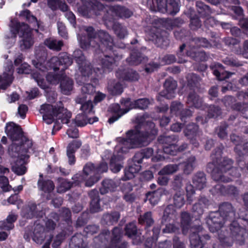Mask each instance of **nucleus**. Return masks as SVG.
Instances as JSON below:
<instances>
[{
    "label": "nucleus",
    "instance_id": "1",
    "mask_svg": "<svg viewBox=\"0 0 248 248\" xmlns=\"http://www.w3.org/2000/svg\"><path fill=\"white\" fill-rule=\"evenodd\" d=\"M83 30L85 34L80 38L81 47L85 50L96 48L95 57L101 67H93L95 74L98 76L111 71L116 62L122 58L120 49H114L113 37L106 31H96L92 26H84Z\"/></svg>",
    "mask_w": 248,
    "mask_h": 248
},
{
    "label": "nucleus",
    "instance_id": "2",
    "mask_svg": "<svg viewBox=\"0 0 248 248\" xmlns=\"http://www.w3.org/2000/svg\"><path fill=\"white\" fill-rule=\"evenodd\" d=\"M157 133L155 125H137L135 129L127 132L126 139L118 138L116 139L118 144L110 160L111 170L113 172L119 171L122 166L119 162L123 159L124 154L130 148L147 145Z\"/></svg>",
    "mask_w": 248,
    "mask_h": 248
},
{
    "label": "nucleus",
    "instance_id": "3",
    "mask_svg": "<svg viewBox=\"0 0 248 248\" xmlns=\"http://www.w3.org/2000/svg\"><path fill=\"white\" fill-rule=\"evenodd\" d=\"M73 57L66 52H61L58 56H53L48 61L34 60L32 61V63L35 68H38L42 72H47L51 69L57 71L62 66V67L61 71L64 72L65 70L72 64L74 58L78 65L79 71L83 76L89 77L93 72L95 74L90 62L85 59L82 50L79 49L75 50L73 53ZM102 75L99 74L97 76L95 74L97 77Z\"/></svg>",
    "mask_w": 248,
    "mask_h": 248
},
{
    "label": "nucleus",
    "instance_id": "4",
    "mask_svg": "<svg viewBox=\"0 0 248 248\" xmlns=\"http://www.w3.org/2000/svg\"><path fill=\"white\" fill-rule=\"evenodd\" d=\"M5 132L12 140V144L9 147V153L13 157L17 158L16 162L12 165V170L18 175H23L26 171L24 165L29 158L28 153H31L32 142L27 139L19 125H6Z\"/></svg>",
    "mask_w": 248,
    "mask_h": 248
},
{
    "label": "nucleus",
    "instance_id": "5",
    "mask_svg": "<svg viewBox=\"0 0 248 248\" xmlns=\"http://www.w3.org/2000/svg\"><path fill=\"white\" fill-rule=\"evenodd\" d=\"M39 111L43 120L47 124H68L72 117V113L65 108L62 104V106L43 104Z\"/></svg>",
    "mask_w": 248,
    "mask_h": 248
},
{
    "label": "nucleus",
    "instance_id": "6",
    "mask_svg": "<svg viewBox=\"0 0 248 248\" xmlns=\"http://www.w3.org/2000/svg\"><path fill=\"white\" fill-rule=\"evenodd\" d=\"M235 213L232 205L229 203L221 204L218 212L210 213L207 218L206 223L211 232H217L223 227L224 221H230L235 217Z\"/></svg>",
    "mask_w": 248,
    "mask_h": 248
},
{
    "label": "nucleus",
    "instance_id": "7",
    "mask_svg": "<svg viewBox=\"0 0 248 248\" xmlns=\"http://www.w3.org/2000/svg\"><path fill=\"white\" fill-rule=\"evenodd\" d=\"M10 31L14 37L20 33V36L23 38L20 43L21 49L30 48L33 45L32 30L28 24L20 23L17 19L12 20Z\"/></svg>",
    "mask_w": 248,
    "mask_h": 248
},
{
    "label": "nucleus",
    "instance_id": "8",
    "mask_svg": "<svg viewBox=\"0 0 248 248\" xmlns=\"http://www.w3.org/2000/svg\"><path fill=\"white\" fill-rule=\"evenodd\" d=\"M83 171V175L77 173L73 177L72 179L75 185H79L85 182V186L91 187L100 179L96 167L91 162H88L85 164Z\"/></svg>",
    "mask_w": 248,
    "mask_h": 248
},
{
    "label": "nucleus",
    "instance_id": "9",
    "mask_svg": "<svg viewBox=\"0 0 248 248\" xmlns=\"http://www.w3.org/2000/svg\"><path fill=\"white\" fill-rule=\"evenodd\" d=\"M87 96L83 95V96H79L76 99V102L81 104V110L83 113L81 115H78L76 118L75 124H93L98 122V118L97 117H89L86 115L93 111V105L91 100L85 101Z\"/></svg>",
    "mask_w": 248,
    "mask_h": 248
},
{
    "label": "nucleus",
    "instance_id": "10",
    "mask_svg": "<svg viewBox=\"0 0 248 248\" xmlns=\"http://www.w3.org/2000/svg\"><path fill=\"white\" fill-rule=\"evenodd\" d=\"M81 5L78 7V11L83 17L91 18L105 11V6L97 0H81Z\"/></svg>",
    "mask_w": 248,
    "mask_h": 248
},
{
    "label": "nucleus",
    "instance_id": "11",
    "mask_svg": "<svg viewBox=\"0 0 248 248\" xmlns=\"http://www.w3.org/2000/svg\"><path fill=\"white\" fill-rule=\"evenodd\" d=\"M186 47V44H183L179 47L176 55L178 57L177 62L179 63H184L187 62L185 59V57H189L195 61L201 62H206L209 58V55L204 51H196L195 46L189 47L187 48L186 52H184Z\"/></svg>",
    "mask_w": 248,
    "mask_h": 248
},
{
    "label": "nucleus",
    "instance_id": "12",
    "mask_svg": "<svg viewBox=\"0 0 248 248\" xmlns=\"http://www.w3.org/2000/svg\"><path fill=\"white\" fill-rule=\"evenodd\" d=\"M232 161L229 158H224L221 164L218 167H215L212 170V175L213 178L217 181H221L223 182H228L232 180L231 178H226L224 173H226V170L231 169V172L233 173V176L235 177L240 176V174L237 172L238 169L236 168H231Z\"/></svg>",
    "mask_w": 248,
    "mask_h": 248
},
{
    "label": "nucleus",
    "instance_id": "13",
    "mask_svg": "<svg viewBox=\"0 0 248 248\" xmlns=\"http://www.w3.org/2000/svg\"><path fill=\"white\" fill-rule=\"evenodd\" d=\"M33 240L37 244H42L45 240L42 248H50L52 235L50 232L45 231L44 227L40 224H36L34 228L32 236Z\"/></svg>",
    "mask_w": 248,
    "mask_h": 248
},
{
    "label": "nucleus",
    "instance_id": "14",
    "mask_svg": "<svg viewBox=\"0 0 248 248\" xmlns=\"http://www.w3.org/2000/svg\"><path fill=\"white\" fill-rule=\"evenodd\" d=\"M103 20L105 25L108 29L112 28L116 36L120 38L123 39L127 35L126 28L124 27L120 23L115 21L114 18L108 13L105 14Z\"/></svg>",
    "mask_w": 248,
    "mask_h": 248
},
{
    "label": "nucleus",
    "instance_id": "15",
    "mask_svg": "<svg viewBox=\"0 0 248 248\" xmlns=\"http://www.w3.org/2000/svg\"><path fill=\"white\" fill-rule=\"evenodd\" d=\"M202 227L200 226L190 229L191 234L189 239L191 248H203L204 240H207L210 239L208 234L202 235Z\"/></svg>",
    "mask_w": 248,
    "mask_h": 248
},
{
    "label": "nucleus",
    "instance_id": "16",
    "mask_svg": "<svg viewBox=\"0 0 248 248\" xmlns=\"http://www.w3.org/2000/svg\"><path fill=\"white\" fill-rule=\"evenodd\" d=\"M159 143L162 144L164 152L171 155H175L178 148L176 145L177 139L174 136H161L158 139Z\"/></svg>",
    "mask_w": 248,
    "mask_h": 248
},
{
    "label": "nucleus",
    "instance_id": "17",
    "mask_svg": "<svg viewBox=\"0 0 248 248\" xmlns=\"http://www.w3.org/2000/svg\"><path fill=\"white\" fill-rule=\"evenodd\" d=\"M164 89L160 92L157 97V101H161V97L171 99L175 96L177 82L172 78L170 77L165 80L163 84Z\"/></svg>",
    "mask_w": 248,
    "mask_h": 248
},
{
    "label": "nucleus",
    "instance_id": "18",
    "mask_svg": "<svg viewBox=\"0 0 248 248\" xmlns=\"http://www.w3.org/2000/svg\"><path fill=\"white\" fill-rule=\"evenodd\" d=\"M116 78L120 80L129 82L138 81L140 78L139 73L131 68H120L115 72Z\"/></svg>",
    "mask_w": 248,
    "mask_h": 248
},
{
    "label": "nucleus",
    "instance_id": "19",
    "mask_svg": "<svg viewBox=\"0 0 248 248\" xmlns=\"http://www.w3.org/2000/svg\"><path fill=\"white\" fill-rule=\"evenodd\" d=\"M148 34L151 37L150 39L155 42L161 47L164 46H166L169 44V40L168 39V34L165 31H160L158 29L153 27L151 28V31Z\"/></svg>",
    "mask_w": 248,
    "mask_h": 248
},
{
    "label": "nucleus",
    "instance_id": "20",
    "mask_svg": "<svg viewBox=\"0 0 248 248\" xmlns=\"http://www.w3.org/2000/svg\"><path fill=\"white\" fill-rule=\"evenodd\" d=\"M143 48L140 50L133 49L130 56L126 59V62L129 65H137L142 62L147 61L148 58L142 52Z\"/></svg>",
    "mask_w": 248,
    "mask_h": 248
},
{
    "label": "nucleus",
    "instance_id": "21",
    "mask_svg": "<svg viewBox=\"0 0 248 248\" xmlns=\"http://www.w3.org/2000/svg\"><path fill=\"white\" fill-rule=\"evenodd\" d=\"M186 86L190 90L194 92L197 91L201 92L200 81L201 78L200 77L194 73H189L186 76Z\"/></svg>",
    "mask_w": 248,
    "mask_h": 248
},
{
    "label": "nucleus",
    "instance_id": "22",
    "mask_svg": "<svg viewBox=\"0 0 248 248\" xmlns=\"http://www.w3.org/2000/svg\"><path fill=\"white\" fill-rule=\"evenodd\" d=\"M186 104L190 108L194 107L201 109H205V105H203L202 99L195 92L190 93L187 97Z\"/></svg>",
    "mask_w": 248,
    "mask_h": 248
},
{
    "label": "nucleus",
    "instance_id": "23",
    "mask_svg": "<svg viewBox=\"0 0 248 248\" xmlns=\"http://www.w3.org/2000/svg\"><path fill=\"white\" fill-rule=\"evenodd\" d=\"M109 9L116 16L121 18H128L133 15V12L128 8L120 5L111 6Z\"/></svg>",
    "mask_w": 248,
    "mask_h": 248
},
{
    "label": "nucleus",
    "instance_id": "24",
    "mask_svg": "<svg viewBox=\"0 0 248 248\" xmlns=\"http://www.w3.org/2000/svg\"><path fill=\"white\" fill-rule=\"evenodd\" d=\"M168 1V0H148L147 3L152 10H157L162 13H165Z\"/></svg>",
    "mask_w": 248,
    "mask_h": 248
},
{
    "label": "nucleus",
    "instance_id": "25",
    "mask_svg": "<svg viewBox=\"0 0 248 248\" xmlns=\"http://www.w3.org/2000/svg\"><path fill=\"white\" fill-rule=\"evenodd\" d=\"M60 81V87L63 94L68 95L73 89V81L65 74Z\"/></svg>",
    "mask_w": 248,
    "mask_h": 248
},
{
    "label": "nucleus",
    "instance_id": "26",
    "mask_svg": "<svg viewBox=\"0 0 248 248\" xmlns=\"http://www.w3.org/2000/svg\"><path fill=\"white\" fill-rule=\"evenodd\" d=\"M141 169L140 165L133 163L130 165L124 170V176L122 178L123 180L132 179L135 177V174L139 172Z\"/></svg>",
    "mask_w": 248,
    "mask_h": 248
},
{
    "label": "nucleus",
    "instance_id": "27",
    "mask_svg": "<svg viewBox=\"0 0 248 248\" xmlns=\"http://www.w3.org/2000/svg\"><path fill=\"white\" fill-rule=\"evenodd\" d=\"M208 205V200L205 198H202L198 203H196L193 207L194 216L195 217H199L203 213L204 208H206Z\"/></svg>",
    "mask_w": 248,
    "mask_h": 248
},
{
    "label": "nucleus",
    "instance_id": "28",
    "mask_svg": "<svg viewBox=\"0 0 248 248\" xmlns=\"http://www.w3.org/2000/svg\"><path fill=\"white\" fill-rule=\"evenodd\" d=\"M167 191L163 189L160 188L153 192H150L146 195V198L153 205L156 204L159 202L162 195L166 194Z\"/></svg>",
    "mask_w": 248,
    "mask_h": 248
},
{
    "label": "nucleus",
    "instance_id": "29",
    "mask_svg": "<svg viewBox=\"0 0 248 248\" xmlns=\"http://www.w3.org/2000/svg\"><path fill=\"white\" fill-rule=\"evenodd\" d=\"M222 101L225 107L228 108H230L232 110H240L242 108V103H235L236 99L232 96H225L222 99Z\"/></svg>",
    "mask_w": 248,
    "mask_h": 248
},
{
    "label": "nucleus",
    "instance_id": "30",
    "mask_svg": "<svg viewBox=\"0 0 248 248\" xmlns=\"http://www.w3.org/2000/svg\"><path fill=\"white\" fill-rule=\"evenodd\" d=\"M91 199L90 210L93 213L97 212L101 210L99 204L98 193L96 190H93L89 193Z\"/></svg>",
    "mask_w": 248,
    "mask_h": 248
},
{
    "label": "nucleus",
    "instance_id": "31",
    "mask_svg": "<svg viewBox=\"0 0 248 248\" xmlns=\"http://www.w3.org/2000/svg\"><path fill=\"white\" fill-rule=\"evenodd\" d=\"M44 44L51 50L59 51L62 49V47L63 46V42L62 40L49 38L45 40Z\"/></svg>",
    "mask_w": 248,
    "mask_h": 248
},
{
    "label": "nucleus",
    "instance_id": "32",
    "mask_svg": "<svg viewBox=\"0 0 248 248\" xmlns=\"http://www.w3.org/2000/svg\"><path fill=\"white\" fill-rule=\"evenodd\" d=\"M14 77L13 73L4 72L0 76V90H5L12 83Z\"/></svg>",
    "mask_w": 248,
    "mask_h": 248
},
{
    "label": "nucleus",
    "instance_id": "33",
    "mask_svg": "<svg viewBox=\"0 0 248 248\" xmlns=\"http://www.w3.org/2000/svg\"><path fill=\"white\" fill-rule=\"evenodd\" d=\"M118 182L111 179H106L102 182V186L101 187L100 191L102 194H104L109 191H112L119 185Z\"/></svg>",
    "mask_w": 248,
    "mask_h": 248
},
{
    "label": "nucleus",
    "instance_id": "34",
    "mask_svg": "<svg viewBox=\"0 0 248 248\" xmlns=\"http://www.w3.org/2000/svg\"><path fill=\"white\" fill-rule=\"evenodd\" d=\"M55 72L54 71L53 72H48L46 76V81L50 84H59L65 75L64 72L62 71H61L60 73H55Z\"/></svg>",
    "mask_w": 248,
    "mask_h": 248
},
{
    "label": "nucleus",
    "instance_id": "35",
    "mask_svg": "<svg viewBox=\"0 0 248 248\" xmlns=\"http://www.w3.org/2000/svg\"><path fill=\"white\" fill-rule=\"evenodd\" d=\"M17 215L11 212L7 217L6 221H0V229L10 230L14 228L13 222L17 219Z\"/></svg>",
    "mask_w": 248,
    "mask_h": 248
},
{
    "label": "nucleus",
    "instance_id": "36",
    "mask_svg": "<svg viewBox=\"0 0 248 248\" xmlns=\"http://www.w3.org/2000/svg\"><path fill=\"white\" fill-rule=\"evenodd\" d=\"M37 69V68H36ZM39 71L33 72L31 74L32 77L37 82L38 86L43 89H46L48 88V86L44 78L43 74L46 72H42L38 68Z\"/></svg>",
    "mask_w": 248,
    "mask_h": 248
},
{
    "label": "nucleus",
    "instance_id": "37",
    "mask_svg": "<svg viewBox=\"0 0 248 248\" xmlns=\"http://www.w3.org/2000/svg\"><path fill=\"white\" fill-rule=\"evenodd\" d=\"M75 145L77 148H79L81 145V142L78 140H75L69 143L67 148V155L68 158L69 164L71 165L75 163L76 159L74 155V152L72 149V145Z\"/></svg>",
    "mask_w": 248,
    "mask_h": 248
},
{
    "label": "nucleus",
    "instance_id": "38",
    "mask_svg": "<svg viewBox=\"0 0 248 248\" xmlns=\"http://www.w3.org/2000/svg\"><path fill=\"white\" fill-rule=\"evenodd\" d=\"M108 89L109 93L112 95H119L124 91L122 84L114 81L108 84Z\"/></svg>",
    "mask_w": 248,
    "mask_h": 248
},
{
    "label": "nucleus",
    "instance_id": "39",
    "mask_svg": "<svg viewBox=\"0 0 248 248\" xmlns=\"http://www.w3.org/2000/svg\"><path fill=\"white\" fill-rule=\"evenodd\" d=\"M37 207L35 204H31L30 206L24 208L22 212V215L25 217L27 218H31L33 217L36 216V217L43 216V212H41L39 214H37V213L35 212V209Z\"/></svg>",
    "mask_w": 248,
    "mask_h": 248
},
{
    "label": "nucleus",
    "instance_id": "40",
    "mask_svg": "<svg viewBox=\"0 0 248 248\" xmlns=\"http://www.w3.org/2000/svg\"><path fill=\"white\" fill-rule=\"evenodd\" d=\"M206 178L204 174L202 172L196 173L193 178V183L195 186L199 189H202L205 185Z\"/></svg>",
    "mask_w": 248,
    "mask_h": 248
},
{
    "label": "nucleus",
    "instance_id": "41",
    "mask_svg": "<svg viewBox=\"0 0 248 248\" xmlns=\"http://www.w3.org/2000/svg\"><path fill=\"white\" fill-rule=\"evenodd\" d=\"M110 109L112 112L115 113V114L113 115L108 119V122L110 124L115 122L124 115L121 114V113L123 112L124 109L121 108L120 106L118 104L112 105L110 108Z\"/></svg>",
    "mask_w": 248,
    "mask_h": 248
},
{
    "label": "nucleus",
    "instance_id": "42",
    "mask_svg": "<svg viewBox=\"0 0 248 248\" xmlns=\"http://www.w3.org/2000/svg\"><path fill=\"white\" fill-rule=\"evenodd\" d=\"M38 185L39 189L48 193L52 192L55 187L53 182L49 180L42 181L39 179L38 182Z\"/></svg>",
    "mask_w": 248,
    "mask_h": 248
},
{
    "label": "nucleus",
    "instance_id": "43",
    "mask_svg": "<svg viewBox=\"0 0 248 248\" xmlns=\"http://www.w3.org/2000/svg\"><path fill=\"white\" fill-rule=\"evenodd\" d=\"M180 11L179 3L176 0H168L166 6V12L169 15L174 16Z\"/></svg>",
    "mask_w": 248,
    "mask_h": 248
},
{
    "label": "nucleus",
    "instance_id": "44",
    "mask_svg": "<svg viewBox=\"0 0 248 248\" xmlns=\"http://www.w3.org/2000/svg\"><path fill=\"white\" fill-rule=\"evenodd\" d=\"M182 165L184 172L186 174H190L196 166L195 157L190 156L183 163Z\"/></svg>",
    "mask_w": 248,
    "mask_h": 248
},
{
    "label": "nucleus",
    "instance_id": "45",
    "mask_svg": "<svg viewBox=\"0 0 248 248\" xmlns=\"http://www.w3.org/2000/svg\"><path fill=\"white\" fill-rule=\"evenodd\" d=\"M196 6L198 13L202 17H206L211 13L210 7L202 1H197Z\"/></svg>",
    "mask_w": 248,
    "mask_h": 248
},
{
    "label": "nucleus",
    "instance_id": "46",
    "mask_svg": "<svg viewBox=\"0 0 248 248\" xmlns=\"http://www.w3.org/2000/svg\"><path fill=\"white\" fill-rule=\"evenodd\" d=\"M191 217L189 214L186 212H184L181 215V227L183 233L186 234L189 229V223Z\"/></svg>",
    "mask_w": 248,
    "mask_h": 248
},
{
    "label": "nucleus",
    "instance_id": "47",
    "mask_svg": "<svg viewBox=\"0 0 248 248\" xmlns=\"http://www.w3.org/2000/svg\"><path fill=\"white\" fill-rule=\"evenodd\" d=\"M187 17L190 19L189 27L191 30L196 31L202 26V21L198 16H192L191 14H186Z\"/></svg>",
    "mask_w": 248,
    "mask_h": 248
},
{
    "label": "nucleus",
    "instance_id": "48",
    "mask_svg": "<svg viewBox=\"0 0 248 248\" xmlns=\"http://www.w3.org/2000/svg\"><path fill=\"white\" fill-rule=\"evenodd\" d=\"M72 184L70 182L63 179L59 178L58 180L57 191L58 193H63L70 188Z\"/></svg>",
    "mask_w": 248,
    "mask_h": 248
},
{
    "label": "nucleus",
    "instance_id": "49",
    "mask_svg": "<svg viewBox=\"0 0 248 248\" xmlns=\"http://www.w3.org/2000/svg\"><path fill=\"white\" fill-rule=\"evenodd\" d=\"M121 105L124 108L121 114H124L130 109L134 108V101H132L130 98H123L120 101Z\"/></svg>",
    "mask_w": 248,
    "mask_h": 248
},
{
    "label": "nucleus",
    "instance_id": "50",
    "mask_svg": "<svg viewBox=\"0 0 248 248\" xmlns=\"http://www.w3.org/2000/svg\"><path fill=\"white\" fill-rule=\"evenodd\" d=\"M150 104L151 102L148 98H140L134 100V108L145 109Z\"/></svg>",
    "mask_w": 248,
    "mask_h": 248
},
{
    "label": "nucleus",
    "instance_id": "51",
    "mask_svg": "<svg viewBox=\"0 0 248 248\" xmlns=\"http://www.w3.org/2000/svg\"><path fill=\"white\" fill-rule=\"evenodd\" d=\"M178 170V167L177 165L171 164L164 167L158 172L159 175H164L170 174L174 173Z\"/></svg>",
    "mask_w": 248,
    "mask_h": 248
},
{
    "label": "nucleus",
    "instance_id": "52",
    "mask_svg": "<svg viewBox=\"0 0 248 248\" xmlns=\"http://www.w3.org/2000/svg\"><path fill=\"white\" fill-rule=\"evenodd\" d=\"M222 62L231 67H239L243 65L242 63L238 61L235 58L228 56L222 60Z\"/></svg>",
    "mask_w": 248,
    "mask_h": 248
},
{
    "label": "nucleus",
    "instance_id": "53",
    "mask_svg": "<svg viewBox=\"0 0 248 248\" xmlns=\"http://www.w3.org/2000/svg\"><path fill=\"white\" fill-rule=\"evenodd\" d=\"M149 119V115L147 113L138 114L135 117V124H154Z\"/></svg>",
    "mask_w": 248,
    "mask_h": 248
},
{
    "label": "nucleus",
    "instance_id": "54",
    "mask_svg": "<svg viewBox=\"0 0 248 248\" xmlns=\"http://www.w3.org/2000/svg\"><path fill=\"white\" fill-rule=\"evenodd\" d=\"M183 107L184 105L180 102H172L170 106L171 114L178 116Z\"/></svg>",
    "mask_w": 248,
    "mask_h": 248
},
{
    "label": "nucleus",
    "instance_id": "55",
    "mask_svg": "<svg viewBox=\"0 0 248 248\" xmlns=\"http://www.w3.org/2000/svg\"><path fill=\"white\" fill-rule=\"evenodd\" d=\"M192 41L194 42L197 47H202L208 48L211 46V44L209 41L205 38L196 37L192 39Z\"/></svg>",
    "mask_w": 248,
    "mask_h": 248
},
{
    "label": "nucleus",
    "instance_id": "56",
    "mask_svg": "<svg viewBox=\"0 0 248 248\" xmlns=\"http://www.w3.org/2000/svg\"><path fill=\"white\" fill-rule=\"evenodd\" d=\"M175 217V211L173 209V206L171 205L168 206L164 211L163 215L164 219L170 221V219H172L174 220Z\"/></svg>",
    "mask_w": 248,
    "mask_h": 248
},
{
    "label": "nucleus",
    "instance_id": "57",
    "mask_svg": "<svg viewBox=\"0 0 248 248\" xmlns=\"http://www.w3.org/2000/svg\"><path fill=\"white\" fill-rule=\"evenodd\" d=\"M120 217V214L118 212H114L112 214H107L103 216V219L106 222V223L112 224L116 222Z\"/></svg>",
    "mask_w": 248,
    "mask_h": 248
},
{
    "label": "nucleus",
    "instance_id": "58",
    "mask_svg": "<svg viewBox=\"0 0 248 248\" xmlns=\"http://www.w3.org/2000/svg\"><path fill=\"white\" fill-rule=\"evenodd\" d=\"M190 32L189 31L183 29L179 31H176L174 32V35L177 40L185 41L186 40V37L190 36Z\"/></svg>",
    "mask_w": 248,
    "mask_h": 248
},
{
    "label": "nucleus",
    "instance_id": "59",
    "mask_svg": "<svg viewBox=\"0 0 248 248\" xmlns=\"http://www.w3.org/2000/svg\"><path fill=\"white\" fill-rule=\"evenodd\" d=\"M208 116L209 118L217 117L221 114V109L218 106L210 105L208 107Z\"/></svg>",
    "mask_w": 248,
    "mask_h": 248
},
{
    "label": "nucleus",
    "instance_id": "60",
    "mask_svg": "<svg viewBox=\"0 0 248 248\" xmlns=\"http://www.w3.org/2000/svg\"><path fill=\"white\" fill-rule=\"evenodd\" d=\"M139 221L140 224L146 223L147 226H151L154 222L152 218L151 212H147L143 216H140L139 218Z\"/></svg>",
    "mask_w": 248,
    "mask_h": 248
},
{
    "label": "nucleus",
    "instance_id": "61",
    "mask_svg": "<svg viewBox=\"0 0 248 248\" xmlns=\"http://www.w3.org/2000/svg\"><path fill=\"white\" fill-rule=\"evenodd\" d=\"M184 191L176 193L174 196V204L178 208L181 207L184 204Z\"/></svg>",
    "mask_w": 248,
    "mask_h": 248
},
{
    "label": "nucleus",
    "instance_id": "62",
    "mask_svg": "<svg viewBox=\"0 0 248 248\" xmlns=\"http://www.w3.org/2000/svg\"><path fill=\"white\" fill-rule=\"evenodd\" d=\"M213 74L217 77L219 80H224L227 78H229L232 75V73L223 71L221 72L218 69H215L213 71Z\"/></svg>",
    "mask_w": 248,
    "mask_h": 248
},
{
    "label": "nucleus",
    "instance_id": "63",
    "mask_svg": "<svg viewBox=\"0 0 248 248\" xmlns=\"http://www.w3.org/2000/svg\"><path fill=\"white\" fill-rule=\"evenodd\" d=\"M183 179L181 176H176L173 183V188L174 190L177 191L178 192H182V191H184L182 188L183 186Z\"/></svg>",
    "mask_w": 248,
    "mask_h": 248
},
{
    "label": "nucleus",
    "instance_id": "64",
    "mask_svg": "<svg viewBox=\"0 0 248 248\" xmlns=\"http://www.w3.org/2000/svg\"><path fill=\"white\" fill-rule=\"evenodd\" d=\"M137 233V228L134 222H131L127 224L125 227V233L130 237H133Z\"/></svg>",
    "mask_w": 248,
    "mask_h": 248
}]
</instances>
